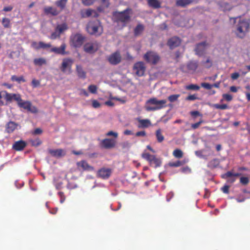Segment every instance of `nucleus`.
<instances>
[{"mask_svg":"<svg viewBox=\"0 0 250 250\" xmlns=\"http://www.w3.org/2000/svg\"><path fill=\"white\" fill-rule=\"evenodd\" d=\"M167 100H159L156 98H152L146 102V104L150 105L146 106V110L148 111H156L162 109L166 106Z\"/></svg>","mask_w":250,"mask_h":250,"instance_id":"nucleus-1","label":"nucleus"},{"mask_svg":"<svg viewBox=\"0 0 250 250\" xmlns=\"http://www.w3.org/2000/svg\"><path fill=\"white\" fill-rule=\"evenodd\" d=\"M131 9L127 8L122 12H115L113 14V19L114 22L123 23L124 25L130 20V12Z\"/></svg>","mask_w":250,"mask_h":250,"instance_id":"nucleus-2","label":"nucleus"},{"mask_svg":"<svg viewBox=\"0 0 250 250\" xmlns=\"http://www.w3.org/2000/svg\"><path fill=\"white\" fill-rule=\"evenodd\" d=\"M249 27L250 23L247 21L240 20L236 25V29L234 31L235 35L239 38H244L249 31Z\"/></svg>","mask_w":250,"mask_h":250,"instance_id":"nucleus-3","label":"nucleus"},{"mask_svg":"<svg viewBox=\"0 0 250 250\" xmlns=\"http://www.w3.org/2000/svg\"><path fill=\"white\" fill-rule=\"evenodd\" d=\"M87 31L91 35H100L102 32V27L99 21L90 22L87 25Z\"/></svg>","mask_w":250,"mask_h":250,"instance_id":"nucleus-4","label":"nucleus"},{"mask_svg":"<svg viewBox=\"0 0 250 250\" xmlns=\"http://www.w3.org/2000/svg\"><path fill=\"white\" fill-rule=\"evenodd\" d=\"M85 37L80 33L72 34L70 37L71 45L75 48H78L83 44Z\"/></svg>","mask_w":250,"mask_h":250,"instance_id":"nucleus-5","label":"nucleus"},{"mask_svg":"<svg viewBox=\"0 0 250 250\" xmlns=\"http://www.w3.org/2000/svg\"><path fill=\"white\" fill-rule=\"evenodd\" d=\"M68 29V26L66 23L58 24L55 28V31L50 35V38L51 40H55L60 37L61 34Z\"/></svg>","mask_w":250,"mask_h":250,"instance_id":"nucleus-6","label":"nucleus"},{"mask_svg":"<svg viewBox=\"0 0 250 250\" xmlns=\"http://www.w3.org/2000/svg\"><path fill=\"white\" fill-rule=\"evenodd\" d=\"M132 70L136 76L142 77L146 70V65L143 62H138L134 64Z\"/></svg>","mask_w":250,"mask_h":250,"instance_id":"nucleus-7","label":"nucleus"},{"mask_svg":"<svg viewBox=\"0 0 250 250\" xmlns=\"http://www.w3.org/2000/svg\"><path fill=\"white\" fill-rule=\"evenodd\" d=\"M160 56L157 53L153 51L147 52L144 56V60L152 64H157L160 60Z\"/></svg>","mask_w":250,"mask_h":250,"instance_id":"nucleus-8","label":"nucleus"},{"mask_svg":"<svg viewBox=\"0 0 250 250\" xmlns=\"http://www.w3.org/2000/svg\"><path fill=\"white\" fill-rule=\"evenodd\" d=\"M142 156L143 158L148 161L150 165L154 167H160L161 165V160L156 158L154 155H151L147 153H144L142 154Z\"/></svg>","mask_w":250,"mask_h":250,"instance_id":"nucleus-9","label":"nucleus"},{"mask_svg":"<svg viewBox=\"0 0 250 250\" xmlns=\"http://www.w3.org/2000/svg\"><path fill=\"white\" fill-rule=\"evenodd\" d=\"M99 43L96 41L87 42L83 45V50L87 53L93 54L99 49Z\"/></svg>","mask_w":250,"mask_h":250,"instance_id":"nucleus-10","label":"nucleus"},{"mask_svg":"<svg viewBox=\"0 0 250 250\" xmlns=\"http://www.w3.org/2000/svg\"><path fill=\"white\" fill-rule=\"evenodd\" d=\"M17 104L19 107L23 108L32 113H37L38 112L37 108L34 106H32L30 102L23 101L21 98L20 101H18Z\"/></svg>","mask_w":250,"mask_h":250,"instance_id":"nucleus-11","label":"nucleus"},{"mask_svg":"<svg viewBox=\"0 0 250 250\" xmlns=\"http://www.w3.org/2000/svg\"><path fill=\"white\" fill-rule=\"evenodd\" d=\"M208 44L206 42H203L197 44L194 48L195 54L199 56H202L205 53Z\"/></svg>","mask_w":250,"mask_h":250,"instance_id":"nucleus-12","label":"nucleus"},{"mask_svg":"<svg viewBox=\"0 0 250 250\" xmlns=\"http://www.w3.org/2000/svg\"><path fill=\"white\" fill-rule=\"evenodd\" d=\"M73 62L74 61L72 59H63L62 63V66L60 68L61 71L64 73H66L67 72H68V73H70L71 66Z\"/></svg>","mask_w":250,"mask_h":250,"instance_id":"nucleus-13","label":"nucleus"},{"mask_svg":"<svg viewBox=\"0 0 250 250\" xmlns=\"http://www.w3.org/2000/svg\"><path fill=\"white\" fill-rule=\"evenodd\" d=\"M107 60L111 64L115 65L121 62L122 57L120 52L116 51L108 56Z\"/></svg>","mask_w":250,"mask_h":250,"instance_id":"nucleus-14","label":"nucleus"},{"mask_svg":"<svg viewBox=\"0 0 250 250\" xmlns=\"http://www.w3.org/2000/svg\"><path fill=\"white\" fill-rule=\"evenodd\" d=\"M3 98L8 103H11L13 100H15L18 102L21 100V95L19 94L9 93L6 91H3Z\"/></svg>","mask_w":250,"mask_h":250,"instance_id":"nucleus-15","label":"nucleus"},{"mask_svg":"<svg viewBox=\"0 0 250 250\" xmlns=\"http://www.w3.org/2000/svg\"><path fill=\"white\" fill-rule=\"evenodd\" d=\"M199 0H176V5L181 7H186L187 6L198 3Z\"/></svg>","mask_w":250,"mask_h":250,"instance_id":"nucleus-16","label":"nucleus"},{"mask_svg":"<svg viewBox=\"0 0 250 250\" xmlns=\"http://www.w3.org/2000/svg\"><path fill=\"white\" fill-rule=\"evenodd\" d=\"M111 173V169L104 167L98 170L97 175L99 177H100L102 179H106L110 177Z\"/></svg>","mask_w":250,"mask_h":250,"instance_id":"nucleus-17","label":"nucleus"},{"mask_svg":"<svg viewBox=\"0 0 250 250\" xmlns=\"http://www.w3.org/2000/svg\"><path fill=\"white\" fill-rule=\"evenodd\" d=\"M180 44L181 40L179 38L177 37H173L171 38L168 40L167 42V45L171 49H173V48L178 47Z\"/></svg>","mask_w":250,"mask_h":250,"instance_id":"nucleus-18","label":"nucleus"},{"mask_svg":"<svg viewBox=\"0 0 250 250\" xmlns=\"http://www.w3.org/2000/svg\"><path fill=\"white\" fill-rule=\"evenodd\" d=\"M66 45L65 43H63L61 44L60 47H52L50 50L51 52H54L57 54L64 55L67 54L65 51Z\"/></svg>","mask_w":250,"mask_h":250,"instance_id":"nucleus-19","label":"nucleus"},{"mask_svg":"<svg viewBox=\"0 0 250 250\" xmlns=\"http://www.w3.org/2000/svg\"><path fill=\"white\" fill-rule=\"evenodd\" d=\"M116 142L113 139H105L102 140V146L106 149H110L115 146Z\"/></svg>","mask_w":250,"mask_h":250,"instance_id":"nucleus-20","label":"nucleus"},{"mask_svg":"<svg viewBox=\"0 0 250 250\" xmlns=\"http://www.w3.org/2000/svg\"><path fill=\"white\" fill-rule=\"evenodd\" d=\"M48 151L52 156L56 157H61L66 154L65 151L63 149H49Z\"/></svg>","mask_w":250,"mask_h":250,"instance_id":"nucleus-21","label":"nucleus"},{"mask_svg":"<svg viewBox=\"0 0 250 250\" xmlns=\"http://www.w3.org/2000/svg\"><path fill=\"white\" fill-rule=\"evenodd\" d=\"M26 146V142L22 140H20L15 142L13 145L12 148L16 151H21L23 150Z\"/></svg>","mask_w":250,"mask_h":250,"instance_id":"nucleus-22","label":"nucleus"},{"mask_svg":"<svg viewBox=\"0 0 250 250\" xmlns=\"http://www.w3.org/2000/svg\"><path fill=\"white\" fill-rule=\"evenodd\" d=\"M77 165L78 167H81L84 170L93 171L94 168L93 167L89 165L85 161H81L77 162Z\"/></svg>","mask_w":250,"mask_h":250,"instance_id":"nucleus-23","label":"nucleus"},{"mask_svg":"<svg viewBox=\"0 0 250 250\" xmlns=\"http://www.w3.org/2000/svg\"><path fill=\"white\" fill-rule=\"evenodd\" d=\"M18 124L13 121H10L6 125V131L10 133L13 132L18 127Z\"/></svg>","mask_w":250,"mask_h":250,"instance_id":"nucleus-24","label":"nucleus"},{"mask_svg":"<svg viewBox=\"0 0 250 250\" xmlns=\"http://www.w3.org/2000/svg\"><path fill=\"white\" fill-rule=\"evenodd\" d=\"M76 72L79 78L84 79L86 78V72L80 65H76Z\"/></svg>","mask_w":250,"mask_h":250,"instance_id":"nucleus-25","label":"nucleus"},{"mask_svg":"<svg viewBox=\"0 0 250 250\" xmlns=\"http://www.w3.org/2000/svg\"><path fill=\"white\" fill-rule=\"evenodd\" d=\"M187 68L189 71L194 72L198 66V62L195 61H191L187 63Z\"/></svg>","mask_w":250,"mask_h":250,"instance_id":"nucleus-26","label":"nucleus"},{"mask_svg":"<svg viewBox=\"0 0 250 250\" xmlns=\"http://www.w3.org/2000/svg\"><path fill=\"white\" fill-rule=\"evenodd\" d=\"M44 11L45 13L50 14L53 16H57L60 13V12L56 8L50 6L45 7Z\"/></svg>","mask_w":250,"mask_h":250,"instance_id":"nucleus-27","label":"nucleus"},{"mask_svg":"<svg viewBox=\"0 0 250 250\" xmlns=\"http://www.w3.org/2000/svg\"><path fill=\"white\" fill-rule=\"evenodd\" d=\"M220 163L219 160L217 158H215L209 161L208 164V167L210 168H214L216 167Z\"/></svg>","mask_w":250,"mask_h":250,"instance_id":"nucleus-28","label":"nucleus"},{"mask_svg":"<svg viewBox=\"0 0 250 250\" xmlns=\"http://www.w3.org/2000/svg\"><path fill=\"white\" fill-rule=\"evenodd\" d=\"M149 6L153 8H159L161 7V3L158 0H147Z\"/></svg>","mask_w":250,"mask_h":250,"instance_id":"nucleus-29","label":"nucleus"},{"mask_svg":"<svg viewBox=\"0 0 250 250\" xmlns=\"http://www.w3.org/2000/svg\"><path fill=\"white\" fill-rule=\"evenodd\" d=\"M144 30V26L143 24H139L134 30L135 36H139Z\"/></svg>","mask_w":250,"mask_h":250,"instance_id":"nucleus-30","label":"nucleus"},{"mask_svg":"<svg viewBox=\"0 0 250 250\" xmlns=\"http://www.w3.org/2000/svg\"><path fill=\"white\" fill-rule=\"evenodd\" d=\"M188 160H184V161H177L175 162H170L169 163L168 165L169 166L172 167H178L183 165L184 164L188 162Z\"/></svg>","mask_w":250,"mask_h":250,"instance_id":"nucleus-31","label":"nucleus"},{"mask_svg":"<svg viewBox=\"0 0 250 250\" xmlns=\"http://www.w3.org/2000/svg\"><path fill=\"white\" fill-rule=\"evenodd\" d=\"M139 122L140 124L139 127H147L151 125V122L148 119L140 120Z\"/></svg>","mask_w":250,"mask_h":250,"instance_id":"nucleus-32","label":"nucleus"},{"mask_svg":"<svg viewBox=\"0 0 250 250\" xmlns=\"http://www.w3.org/2000/svg\"><path fill=\"white\" fill-rule=\"evenodd\" d=\"M2 24L5 28H10L11 27L10 20L8 18H4L2 19Z\"/></svg>","mask_w":250,"mask_h":250,"instance_id":"nucleus-33","label":"nucleus"},{"mask_svg":"<svg viewBox=\"0 0 250 250\" xmlns=\"http://www.w3.org/2000/svg\"><path fill=\"white\" fill-rule=\"evenodd\" d=\"M67 1V0H59L55 2V4L62 10L65 8Z\"/></svg>","mask_w":250,"mask_h":250,"instance_id":"nucleus-34","label":"nucleus"},{"mask_svg":"<svg viewBox=\"0 0 250 250\" xmlns=\"http://www.w3.org/2000/svg\"><path fill=\"white\" fill-rule=\"evenodd\" d=\"M156 136L157 140L159 143H161L164 140V137L162 134V131L160 129H158L156 131Z\"/></svg>","mask_w":250,"mask_h":250,"instance_id":"nucleus-35","label":"nucleus"},{"mask_svg":"<svg viewBox=\"0 0 250 250\" xmlns=\"http://www.w3.org/2000/svg\"><path fill=\"white\" fill-rule=\"evenodd\" d=\"M173 156L176 158H181L183 156V152L180 149H176L173 152Z\"/></svg>","mask_w":250,"mask_h":250,"instance_id":"nucleus-36","label":"nucleus"},{"mask_svg":"<svg viewBox=\"0 0 250 250\" xmlns=\"http://www.w3.org/2000/svg\"><path fill=\"white\" fill-rule=\"evenodd\" d=\"M34 63L35 65H42L46 63V60L43 58H37L34 60Z\"/></svg>","mask_w":250,"mask_h":250,"instance_id":"nucleus-37","label":"nucleus"},{"mask_svg":"<svg viewBox=\"0 0 250 250\" xmlns=\"http://www.w3.org/2000/svg\"><path fill=\"white\" fill-rule=\"evenodd\" d=\"M11 79L12 81H16L18 82L19 83L25 82V80L23 76H20L19 77H18L16 75H13L12 76Z\"/></svg>","mask_w":250,"mask_h":250,"instance_id":"nucleus-38","label":"nucleus"},{"mask_svg":"<svg viewBox=\"0 0 250 250\" xmlns=\"http://www.w3.org/2000/svg\"><path fill=\"white\" fill-rule=\"evenodd\" d=\"M220 6L223 8L224 11H229L231 9L232 7L229 4L225 2H222L220 3Z\"/></svg>","mask_w":250,"mask_h":250,"instance_id":"nucleus-39","label":"nucleus"},{"mask_svg":"<svg viewBox=\"0 0 250 250\" xmlns=\"http://www.w3.org/2000/svg\"><path fill=\"white\" fill-rule=\"evenodd\" d=\"M95 13L94 10L91 9H87L85 12L82 13V16L83 18H87L92 16V13Z\"/></svg>","mask_w":250,"mask_h":250,"instance_id":"nucleus-40","label":"nucleus"},{"mask_svg":"<svg viewBox=\"0 0 250 250\" xmlns=\"http://www.w3.org/2000/svg\"><path fill=\"white\" fill-rule=\"evenodd\" d=\"M180 95L179 94L171 95L168 97V100L170 102H174L178 100V99L180 97Z\"/></svg>","mask_w":250,"mask_h":250,"instance_id":"nucleus-41","label":"nucleus"},{"mask_svg":"<svg viewBox=\"0 0 250 250\" xmlns=\"http://www.w3.org/2000/svg\"><path fill=\"white\" fill-rule=\"evenodd\" d=\"M186 88L188 90H198L200 87L196 84H191L186 86Z\"/></svg>","mask_w":250,"mask_h":250,"instance_id":"nucleus-42","label":"nucleus"},{"mask_svg":"<svg viewBox=\"0 0 250 250\" xmlns=\"http://www.w3.org/2000/svg\"><path fill=\"white\" fill-rule=\"evenodd\" d=\"M213 107L216 109L224 110L229 108L228 106L226 104H214L213 105Z\"/></svg>","mask_w":250,"mask_h":250,"instance_id":"nucleus-43","label":"nucleus"},{"mask_svg":"<svg viewBox=\"0 0 250 250\" xmlns=\"http://www.w3.org/2000/svg\"><path fill=\"white\" fill-rule=\"evenodd\" d=\"M120 146L123 149H128L131 146V144L129 141H125L121 143Z\"/></svg>","mask_w":250,"mask_h":250,"instance_id":"nucleus-44","label":"nucleus"},{"mask_svg":"<svg viewBox=\"0 0 250 250\" xmlns=\"http://www.w3.org/2000/svg\"><path fill=\"white\" fill-rule=\"evenodd\" d=\"M240 183L244 185H247L249 182V180L248 177H241L240 179Z\"/></svg>","mask_w":250,"mask_h":250,"instance_id":"nucleus-45","label":"nucleus"},{"mask_svg":"<svg viewBox=\"0 0 250 250\" xmlns=\"http://www.w3.org/2000/svg\"><path fill=\"white\" fill-rule=\"evenodd\" d=\"M88 88L89 91L92 93L95 94L97 92V87L95 85H90Z\"/></svg>","mask_w":250,"mask_h":250,"instance_id":"nucleus-46","label":"nucleus"},{"mask_svg":"<svg viewBox=\"0 0 250 250\" xmlns=\"http://www.w3.org/2000/svg\"><path fill=\"white\" fill-rule=\"evenodd\" d=\"M40 48H50L51 47V44L50 43H45L42 42H40Z\"/></svg>","mask_w":250,"mask_h":250,"instance_id":"nucleus-47","label":"nucleus"},{"mask_svg":"<svg viewBox=\"0 0 250 250\" xmlns=\"http://www.w3.org/2000/svg\"><path fill=\"white\" fill-rule=\"evenodd\" d=\"M231 177H233V173L230 171L227 172L222 176V177L225 179L230 178Z\"/></svg>","mask_w":250,"mask_h":250,"instance_id":"nucleus-48","label":"nucleus"},{"mask_svg":"<svg viewBox=\"0 0 250 250\" xmlns=\"http://www.w3.org/2000/svg\"><path fill=\"white\" fill-rule=\"evenodd\" d=\"M201 86L206 89H210L213 87V85L206 83H202Z\"/></svg>","mask_w":250,"mask_h":250,"instance_id":"nucleus-49","label":"nucleus"},{"mask_svg":"<svg viewBox=\"0 0 250 250\" xmlns=\"http://www.w3.org/2000/svg\"><path fill=\"white\" fill-rule=\"evenodd\" d=\"M197 99H198V98H197L196 95L194 94V95H189L188 96L186 97V100H187V101H194Z\"/></svg>","mask_w":250,"mask_h":250,"instance_id":"nucleus-50","label":"nucleus"},{"mask_svg":"<svg viewBox=\"0 0 250 250\" xmlns=\"http://www.w3.org/2000/svg\"><path fill=\"white\" fill-rule=\"evenodd\" d=\"M92 106L94 108H97L100 107V104L96 100H93L92 101Z\"/></svg>","mask_w":250,"mask_h":250,"instance_id":"nucleus-51","label":"nucleus"},{"mask_svg":"<svg viewBox=\"0 0 250 250\" xmlns=\"http://www.w3.org/2000/svg\"><path fill=\"white\" fill-rule=\"evenodd\" d=\"M223 98L227 101H230L232 99V97L229 94H224L223 95Z\"/></svg>","mask_w":250,"mask_h":250,"instance_id":"nucleus-52","label":"nucleus"},{"mask_svg":"<svg viewBox=\"0 0 250 250\" xmlns=\"http://www.w3.org/2000/svg\"><path fill=\"white\" fill-rule=\"evenodd\" d=\"M40 82L39 81L37 80L36 79H33L32 81V85L33 87H36L40 85Z\"/></svg>","mask_w":250,"mask_h":250,"instance_id":"nucleus-53","label":"nucleus"},{"mask_svg":"<svg viewBox=\"0 0 250 250\" xmlns=\"http://www.w3.org/2000/svg\"><path fill=\"white\" fill-rule=\"evenodd\" d=\"M229 186L225 185L221 188V190L225 193H229Z\"/></svg>","mask_w":250,"mask_h":250,"instance_id":"nucleus-54","label":"nucleus"},{"mask_svg":"<svg viewBox=\"0 0 250 250\" xmlns=\"http://www.w3.org/2000/svg\"><path fill=\"white\" fill-rule=\"evenodd\" d=\"M58 194L61 198L60 203H63L65 200V196L64 195L63 193L62 192H59Z\"/></svg>","mask_w":250,"mask_h":250,"instance_id":"nucleus-55","label":"nucleus"},{"mask_svg":"<svg viewBox=\"0 0 250 250\" xmlns=\"http://www.w3.org/2000/svg\"><path fill=\"white\" fill-rule=\"evenodd\" d=\"M203 123V121L202 120H201L199 122L195 123V124H192L191 125V127L193 128V129H196L200 125Z\"/></svg>","mask_w":250,"mask_h":250,"instance_id":"nucleus-56","label":"nucleus"},{"mask_svg":"<svg viewBox=\"0 0 250 250\" xmlns=\"http://www.w3.org/2000/svg\"><path fill=\"white\" fill-rule=\"evenodd\" d=\"M181 172L183 173H190L191 172V169L190 168L188 167H183L181 169Z\"/></svg>","mask_w":250,"mask_h":250,"instance_id":"nucleus-57","label":"nucleus"},{"mask_svg":"<svg viewBox=\"0 0 250 250\" xmlns=\"http://www.w3.org/2000/svg\"><path fill=\"white\" fill-rule=\"evenodd\" d=\"M82 2L85 5H89L93 3V0H82Z\"/></svg>","mask_w":250,"mask_h":250,"instance_id":"nucleus-58","label":"nucleus"},{"mask_svg":"<svg viewBox=\"0 0 250 250\" xmlns=\"http://www.w3.org/2000/svg\"><path fill=\"white\" fill-rule=\"evenodd\" d=\"M106 135L109 136H113L115 138H117L118 137V133L112 131H110L106 133Z\"/></svg>","mask_w":250,"mask_h":250,"instance_id":"nucleus-59","label":"nucleus"},{"mask_svg":"<svg viewBox=\"0 0 250 250\" xmlns=\"http://www.w3.org/2000/svg\"><path fill=\"white\" fill-rule=\"evenodd\" d=\"M32 46L35 49L38 50L40 49V42L39 43H37L36 42H33L32 43Z\"/></svg>","mask_w":250,"mask_h":250,"instance_id":"nucleus-60","label":"nucleus"},{"mask_svg":"<svg viewBox=\"0 0 250 250\" xmlns=\"http://www.w3.org/2000/svg\"><path fill=\"white\" fill-rule=\"evenodd\" d=\"M239 74L237 72H235L231 75V78L232 80H236L239 77Z\"/></svg>","mask_w":250,"mask_h":250,"instance_id":"nucleus-61","label":"nucleus"},{"mask_svg":"<svg viewBox=\"0 0 250 250\" xmlns=\"http://www.w3.org/2000/svg\"><path fill=\"white\" fill-rule=\"evenodd\" d=\"M196 155L200 158H204L205 156L203 155L202 151L201 150H197L195 152Z\"/></svg>","mask_w":250,"mask_h":250,"instance_id":"nucleus-62","label":"nucleus"},{"mask_svg":"<svg viewBox=\"0 0 250 250\" xmlns=\"http://www.w3.org/2000/svg\"><path fill=\"white\" fill-rule=\"evenodd\" d=\"M42 143V142L39 139H37L32 142V145L34 146H39Z\"/></svg>","mask_w":250,"mask_h":250,"instance_id":"nucleus-63","label":"nucleus"},{"mask_svg":"<svg viewBox=\"0 0 250 250\" xmlns=\"http://www.w3.org/2000/svg\"><path fill=\"white\" fill-rule=\"evenodd\" d=\"M190 114L192 117H197L198 116H201V114H200V113L198 111H192V112H191Z\"/></svg>","mask_w":250,"mask_h":250,"instance_id":"nucleus-64","label":"nucleus"}]
</instances>
